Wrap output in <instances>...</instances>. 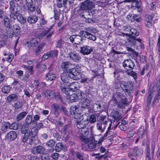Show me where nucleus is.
Masks as SVG:
<instances>
[{"label":"nucleus","mask_w":160,"mask_h":160,"mask_svg":"<svg viewBox=\"0 0 160 160\" xmlns=\"http://www.w3.org/2000/svg\"><path fill=\"white\" fill-rule=\"evenodd\" d=\"M55 148L56 151L57 152H58L63 149V145L61 143H58L56 144Z\"/></svg>","instance_id":"obj_50"},{"label":"nucleus","mask_w":160,"mask_h":160,"mask_svg":"<svg viewBox=\"0 0 160 160\" xmlns=\"http://www.w3.org/2000/svg\"><path fill=\"white\" fill-rule=\"evenodd\" d=\"M7 57H5L6 61L7 62L10 63L14 59V54L13 53H8Z\"/></svg>","instance_id":"obj_44"},{"label":"nucleus","mask_w":160,"mask_h":160,"mask_svg":"<svg viewBox=\"0 0 160 160\" xmlns=\"http://www.w3.org/2000/svg\"><path fill=\"white\" fill-rule=\"evenodd\" d=\"M13 28L15 32L18 34H19L21 32V28L18 24H15L13 26Z\"/></svg>","instance_id":"obj_49"},{"label":"nucleus","mask_w":160,"mask_h":160,"mask_svg":"<svg viewBox=\"0 0 160 160\" xmlns=\"http://www.w3.org/2000/svg\"><path fill=\"white\" fill-rule=\"evenodd\" d=\"M60 155L59 153L56 152H55L52 153L51 155L52 158L54 160H57Z\"/></svg>","instance_id":"obj_58"},{"label":"nucleus","mask_w":160,"mask_h":160,"mask_svg":"<svg viewBox=\"0 0 160 160\" xmlns=\"http://www.w3.org/2000/svg\"><path fill=\"white\" fill-rule=\"evenodd\" d=\"M18 97L17 95L12 94L8 95L7 98V102L8 103H12V102H14L17 100Z\"/></svg>","instance_id":"obj_26"},{"label":"nucleus","mask_w":160,"mask_h":160,"mask_svg":"<svg viewBox=\"0 0 160 160\" xmlns=\"http://www.w3.org/2000/svg\"><path fill=\"white\" fill-rule=\"evenodd\" d=\"M84 153L82 152H77L76 157L77 158L80 160H85L87 158Z\"/></svg>","instance_id":"obj_35"},{"label":"nucleus","mask_w":160,"mask_h":160,"mask_svg":"<svg viewBox=\"0 0 160 160\" xmlns=\"http://www.w3.org/2000/svg\"><path fill=\"white\" fill-rule=\"evenodd\" d=\"M153 154V153L150 154V148L149 147L147 148L146 149V159L148 160H150L152 158Z\"/></svg>","instance_id":"obj_42"},{"label":"nucleus","mask_w":160,"mask_h":160,"mask_svg":"<svg viewBox=\"0 0 160 160\" xmlns=\"http://www.w3.org/2000/svg\"><path fill=\"white\" fill-rule=\"evenodd\" d=\"M72 63L68 61L63 62L61 64V68L64 72H67L68 69L72 68Z\"/></svg>","instance_id":"obj_19"},{"label":"nucleus","mask_w":160,"mask_h":160,"mask_svg":"<svg viewBox=\"0 0 160 160\" xmlns=\"http://www.w3.org/2000/svg\"><path fill=\"white\" fill-rule=\"evenodd\" d=\"M135 132L134 131H128L127 139L128 141H131L133 140L132 137L134 135Z\"/></svg>","instance_id":"obj_46"},{"label":"nucleus","mask_w":160,"mask_h":160,"mask_svg":"<svg viewBox=\"0 0 160 160\" xmlns=\"http://www.w3.org/2000/svg\"><path fill=\"white\" fill-rule=\"evenodd\" d=\"M53 26L50 27L49 28H47V29H45L40 33V35L42 36H46V38H48L50 37L54 32V31H51L52 28Z\"/></svg>","instance_id":"obj_17"},{"label":"nucleus","mask_w":160,"mask_h":160,"mask_svg":"<svg viewBox=\"0 0 160 160\" xmlns=\"http://www.w3.org/2000/svg\"><path fill=\"white\" fill-rule=\"evenodd\" d=\"M52 108L54 110L55 113L57 114V115H58L59 110V107L58 105L57 104L53 105L52 106Z\"/></svg>","instance_id":"obj_51"},{"label":"nucleus","mask_w":160,"mask_h":160,"mask_svg":"<svg viewBox=\"0 0 160 160\" xmlns=\"http://www.w3.org/2000/svg\"><path fill=\"white\" fill-rule=\"evenodd\" d=\"M11 88L9 86H5L2 87V92L4 93H8L10 91Z\"/></svg>","instance_id":"obj_45"},{"label":"nucleus","mask_w":160,"mask_h":160,"mask_svg":"<svg viewBox=\"0 0 160 160\" xmlns=\"http://www.w3.org/2000/svg\"><path fill=\"white\" fill-rule=\"evenodd\" d=\"M27 112H23L18 114L17 116L16 119L19 121L23 118L27 114Z\"/></svg>","instance_id":"obj_39"},{"label":"nucleus","mask_w":160,"mask_h":160,"mask_svg":"<svg viewBox=\"0 0 160 160\" xmlns=\"http://www.w3.org/2000/svg\"><path fill=\"white\" fill-rule=\"evenodd\" d=\"M121 92H119L118 90L114 93L113 97L111 101L114 102V103L116 104L119 102L118 104V107L122 108L127 105L128 103L126 101V98L124 94V91H120Z\"/></svg>","instance_id":"obj_2"},{"label":"nucleus","mask_w":160,"mask_h":160,"mask_svg":"<svg viewBox=\"0 0 160 160\" xmlns=\"http://www.w3.org/2000/svg\"><path fill=\"white\" fill-rule=\"evenodd\" d=\"M36 0H25V5L27 10L29 12L33 13L36 10ZM37 0H36L37 1Z\"/></svg>","instance_id":"obj_9"},{"label":"nucleus","mask_w":160,"mask_h":160,"mask_svg":"<svg viewBox=\"0 0 160 160\" xmlns=\"http://www.w3.org/2000/svg\"><path fill=\"white\" fill-rule=\"evenodd\" d=\"M22 103L20 101H18L14 103L13 107L15 109H19L22 108Z\"/></svg>","instance_id":"obj_47"},{"label":"nucleus","mask_w":160,"mask_h":160,"mask_svg":"<svg viewBox=\"0 0 160 160\" xmlns=\"http://www.w3.org/2000/svg\"><path fill=\"white\" fill-rule=\"evenodd\" d=\"M86 38L90 40L93 41H95L97 39L96 37L93 35H92L91 33L88 32L87 35H86Z\"/></svg>","instance_id":"obj_55"},{"label":"nucleus","mask_w":160,"mask_h":160,"mask_svg":"<svg viewBox=\"0 0 160 160\" xmlns=\"http://www.w3.org/2000/svg\"><path fill=\"white\" fill-rule=\"evenodd\" d=\"M80 78L81 79L80 81V82L84 84H85V83L88 84L91 82L92 80L91 78H89L87 76H85L83 74L80 75Z\"/></svg>","instance_id":"obj_28"},{"label":"nucleus","mask_w":160,"mask_h":160,"mask_svg":"<svg viewBox=\"0 0 160 160\" xmlns=\"http://www.w3.org/2000/svg\"><path fill=\"white\" fill-rule=\"evenodd\" d=\"M61 78L63 82L66 83H70L72 79L69 71L63 72L61 75Z\"/></svg>","instance_id":"obj_13"},{"label":"nucleus","mask_w":160,"mask_h":160,"mask_svg":"<svg viewBox=\"0 0 160 160\" xmlns=\"http://www.w3.org/2000/svg\"><path fill=\"white\" fill-rule=\"evenodd\" d=\"M88 121L91 123H93L96 121V117L94 114L91 115L89 117H88Z\"/></svg>","instance_id":"obj_53"},{"label":"nucleus","mask_w":160,"mask_h":160,"mask_svg":"<svg viewBox=\"0 0 160 160\" xmlns=\"http://www.w3.org/2000/svg\"><path fill=\"white\" fill-rule=\"evenodd\" d=\"M78 118L79 119L77 121L76 127L79 129L81 136H86L88 133L87 129L86 128L89 123L88 117L86 114H84L79 116Z\"/></svg>","instance_id":"obj_1"},{"label":"nucleus","mask_w":160,"mask_h":160,"mask_svg":"<svg viewBox=\"0 0 160 160\" xmlns=\"http://www.w3.org/2000/svg\"><path fill=\"white\" fill-rule=\"evenodd\" d=\"M81 9L83 10H86L89 8V3L88 0L82 2L80 6Z\"/></svg>","instance_id":"obj_34"},{"label":"nucleus","mask_w":160,"mask_h":160,"mask_svg":"<svg viewBox=\"0 0 160 160\" xmlns=\"http://www.w3.org/2000/svg\"><path fill=\"white\" fill-rule=\"evenodd\" d=\"M26 132L28 133V136H29L30 137L34 138L38 132V129L32 127L30 129H29Z\"/></svg>","instance_id":"obj_27"},{"label":"nucleus","mask_w":160,"mask_h":160,"mask_svg":"<svg viewBox=\"0 0 160 160\" xmlns=\"http://www.w3.org/2000/svg\"><path fill=\"white\" fill-rule=\"evenodd\" d=\"M56 75L55 74L51 72L47 73L44 77L45 79L48 81H52L55 79Z\"/></svg>","instance_id":"obj_23"},{"label":"nucleus","mask_w":160,"mask_h":160,"mask_svg":"<svg viewBox=\"0 0 160 160\" xmlns=\"http://www.w3.org/2000/svg\"><path fill=\"white\" fill-rule=\"evenodd\" d=\"M93 50V48L90 46L85 45L81 48L80 52L83 55L90 54Z\"/></svg>","instance_id":"obj_16"},{"label":"nucleus","mask_w":160,"mask_h":160,"mask_svg":"<svg viewBox=\"0 0 160 160\" xmlns=\"http://www.w3.org/2000/svg\"><path fill=\"white\" fill-rule=\"evenodd\" d=\"M24 134V135L22 139V142L23 143H25L26 142V141L28 139L29 136L28 133H26V132H25Z\"/></svg>","instance_id":"obj_61"},{"label":"nucleus","mask_w":160,"mask_h":160,"mask_svg":"<svg viewBox=\"0 0 160 160\" xmlns=\"http://www.w3.org/2000/svg\"><path fill=\"white\" fill-rule=\"evenodd\" d=\"M153 97L152 93L150 92V94L148 95L147 98V106H149L152 100V98Z\"/></svg>","instance_id":"obj_54"},{"label":"nucleus","mask_w":160,"mask_h":160,"mask_svg":"<svg viewBox=\"0 0 160 160\" xmlns=\"http://www.w3.org/2000/svg\"><path fill=\"white\" fill-rule=\"evenodd\" d=\"M18 128V124L16 122H14L10 124L9 129H11L17 130Z\"/></svg>","instance_id":"obj_56"},{"label":"nucleus","mask_w":160,"mask_h":160,"mask_svg":"<svg viewBox=\"0 0 160 160\" xmlns=\"http://www.w3.org/2000/svg\"><path fill=\"white\" fill-rule=\"evenodd\" d=\"M82 37L78 35H75L74 42V43L75 44H78L82 43Z\"/></svg>","instance_id":"obj_43"},{"label":"nucleus","mask_w":160,"mask_h":160,"mask_svg":"<svg viewBox=\"0 0 160 160\" xmlns=\"http://www.w3.org/2000/svg\"><path fill=\"white\" fill-rule=\"evenodd\" d=\"M50 158L49 156L47 154H43L41 156L42 160H49Z\"/></svg>","instance_id":"obj_63"},{"label":"nucleus","mask_w":160,"mask_h":160,"mask_svg":"<svg viewBox=\"0 0 160 160\" xmlns=\"http://www.w3.org/2000/svg\"><path fill=\"white\" fill-rule=\"evenodd\" d=\"M81 139L82 142L86 144H88V146L90 149H93L98 144V142L92 139L86 138V136H81Z\"/></svg>","instance_id":"obj_8"},{"label":"nucleus","mask_w":160,"mask_h":160,"mask_svg":"<svg viewBox=\"0 0 160 160\" xmlns=\"http://www.w3.org/2000/svg\"><path fill=\"white\" fill-rule=\"evenodd\" d=\"M156 3L155 2H153L150 4V9L151 10H154L155 9Z\"/></svg>","instance_id":"obj_64"},{"label":"nucleus","mask_w":160,"mask_h":160,"mask_svg":"<svg viewBox=\"0 0 160 160\" xmlns=\"http://www.w3.org/2000/svg\"><path fill=\"white\" fill-rule=\"evenodd\" d=\"M83 97L81 99L82 103V107L83 108H85L90 105V101L88 99L85 98L86 95L84 93V95H82Z\"/></svg>","instance_id":"obj_22"},{"label":"nucleus","mask_w":160,"mask_h":160,"mask_svg":"<svg viewBox=\"0 0 160 160\" xmlns=\"http://www.w3.org/2000/svg\"><path fill=\"white\" fill-rule=\"evenodd\" d=\"M68 57L75 62H78L81 59L80 56L75 51H71L69 52L68 54Z\"/></svg>","instance_id":"obj_15"},{"label":"nucleus","mask_w":160,"mask_h":160,"mask_svg":"<svg viewBox=\"0 0 160 160\" xmlns=\"http://www.w3.org/2000/svg\"><path fill=\"white\" fill-rule=\"evenodd\" d=\"M92 108L95 112L100 111L102 108L101 104L98 103H94L93 105Z\"/></svg>","instance_id":"obj_40"},{"label":"nucleus","mask_w":160,"mask_h":160,"mask_svg":"<svg viewBox=\"0 0 160 160\" xmlns=\"http://www.w3.org/2000/svg\"><path fill=\"white\" fill-rule=\"evenodd\" d=\"M3 23L5 27L8 28H10L11 24L10 22L9 19L6 15L4 16Z\"/></svg>","instance_id":"obj_37"},{"label":"nucleus","mask_w":160,"mask_h":160,"mask_svg":"<svg viewBox=\"0 0 160 160\" xmlns=\"http://www.w3.org/2000/svg\"><path fill=\"white\" fill-rule=\"evenodd\" d=\"M88 32L87 31H81L79 32V35L80 37L82 38H86V35H87Z\"/></svg>","instance_id":"obj_60"},{"label":"nucleus","mask_w":160,"mask_h":160,"mask_svg":"<svg viewBox=\"0 0 160 160\" xmlns=\"http://www.w3.org/2000/svg\"><path fill=\"white\" fill-rule=\"evenodd\" d=\"M17 137V134L14 131H11L7 133V138L12 141L14 140Z\"/></svg>","instance_id":"obj_29"},{"label":"nucleus","mask_w":160,"mask_h":160,"mask_svg":"<svg viewBox=\"0 0 160 160\" xmlns=\"http://www.w3.org/2000/svg\"><path fill=\"white\" fill-rule=\"evenodd\" d=\"M55 143V141L53 139H51L46 142V145L48 147H52L54 146Z\"/></svg>","instance_id":"obj_52"},{"label":"nucleus","mask_w":160,"mask_h":160,"mask_svg":"<svg viewBox=\"0 0 160 160\" xmlns=\"http://www.w3.org/2000/svg\"><path fill=\"white\" fill-rule=\"evenodd\" d=\"M129 34L133 38H129L127 40L126 42V45L127 47H131L132 45H139L141 44V40L140 39H136L135 37L139 35V32L134 28L130 29Z\"/></svg>","instance_id":"obj_3"},{"label":"nucleus","mask_w":160,"mask_h":160,"mask_svg":"<svg viewBox=\"0 0 160 160\" xmlns=\"http://www.w3.org/2000/svg\"><path fill=\"white\" fill-rule=\"evenodd\" d=\"M68 71L72 80H78L79 79L80 71L78 68H71Z\"/></svg>","instance_id":"obj_10"},{"label":"nucleus","mask_w":160,"mask_h":160,"mask_svg":"<svg viewBox=\"0 0 160 160\" xmlns=\"http://www.w3.org/2000/svg\"><path fill=\"white\" fill-rule=\"evenodd\" d=\"M9 5L10 16L11 20H14L16 19V15L18 14V12L21 9V8L18 3L15 2L13 0L10 1Z\"/></svg>","instance_id":"obj_6"},{"label":"nucleus","mask_w":160,"mask_h":160,"mask_svg":"<svg viewBox=\"0 0 160 160\" xmlns=\"http://www.w3.org/2000/svg\"><path fill=\"white\" fill-rule=\"evenodd\" d=\"M111 116L112 118V119L114 120V121L113 123L112 122V123L114 125H115V124H114V123L116 121L117 122L121 118V114L118 111L114 110L112 111L111 114Z\"/></svg>","instance_id":"obj_14"},{"label":"nucleus","mask_w":160,"mask_h":160,"mask_svg":"<svg viewBox=\"0 0 160 160\" xmlns=\"http://www.w3.org/2000/svg\"><path fill=\"white\" fill-rule=\"evenodd\" d=\"M37 124V122L32 120V117L31 115H28L26 118L25 123L23 124L21 128V132L24 133L29 129L34 127Z\"/></svg>","instance_id":"obj_4"},{"label":"nucleus","mask_w":160,"mask_h":160,"mask_svg":"<svg viewBox=\"0 0 160 160\" xmlns=\"http://www.w3.org/2000/svg\"><path fill=\"white\" fill-rule=\"evenodd\" d=\"M78 83L77 82H74L70 83L68 85V88H66V84H61L60 86V88L61 90L67 96L70 95L71 94V92H75L78 89Z\"/></svg>","instance_id":"obj_5"},{"label":"nucleus","mask_w":160,"mask_h":160,"mask_svg":"<svg viewBox=\"0 0 160 160\" xmlns=\"http://www.w3.org/2000/svg\"><path fill=\"white\" fill-rule=\"evenodd\" d=\"M16 73L18 75V78L21 79V78L23 76V72L22 71L20 70L17 71Z\"/></svg>","instance_id":"obj_62"},{"label":"nucleus","mask_w":160,"mask_h":160,"mask_svg":"<svg viewBox=\"0 0 160 160\" xmlns=\"http://www.w3.org/2000/svg\"><path fill=\"white\" fill-rule=\"evenodd\" d=\"M122 65L127 71L132 70L135 66L134 62L130 59L125 60L123 62Z\"/></svg>","instance_id":"obj_11"},{"label":"nucleus","mask_w":160,"mask_h":160,"mask_svg":"<svg viewBox=\"0 0 160 160\" xmlns=\"http://www.w3.org/2000/svg\"><path fill=\"white\" fill-rule=\"evenodd\" d=\"M33 69V66H28L27 69L29 71V73L31 74H33L34 73Z\"/></svg>","instance_id":"obj_59"},{"label":"nucleus","mask_w":160,"mask_h":160,"mask_svg":"<svg viewBox=\"0 0 160 160\" xmlns=\"http://www.w3.org/2000/svg\"><path fill=\"white\" fill-rule=\"evenodd\" d=\"M78 108L76 106H72L70 109V112L71 115H74V118L78 120L79 116H80L81 114L77 112V110Z\"/></svg>","instance_id":"obj_21"},{"label":"nucleus","mask_w":160,"mask_h":160,"mask_svg":"<svg viewBox=\"0 0 160 160\" xmlns=\"http://www.w3.org/2000/svg\"><path fill=\"white\" fill-rule=\"evenodd\" d=\"M109 120L106 116L101 114L99 117V119L97 124V128L100 132H104Z\"/></svg>","instance_id":"obj_7"},{"label":"nucleus","mask_w":160,"mask_h":160,"mask_svg":"<svg viewBox=\"0 0 160 160\" xmlns=\"http://www.w3.org/2000/svg\"><path fill=\"white\" fill-rule=\"evenodd\" d=\"M44 95L49 99L53 98L55 96V92L49 89L47 90L44 93Z\"/></svg>","instance_id":"obj_30"},{"label":"nucleus","mask_w":160,"mask_h":160,"mask_svg":"<svg viewBox=\"0 0 160 160\" xmlns=\"http://www.w3.org/2000/svg\"><path fill=\"white\" fill-rule=\"evenodd\" d=\"M146 132L143 126L140 127L138 129L137 134L138 136L141 137L142 138L145 135Z\"/></svg>","instance_id":"obj_33"},{"label":"nucleus","mask_w":160,"mask_h":160,"mask_svg":"<svg viewBox=\"0 0 160 160\" xmlns=\"http://www.w3.org/2000/svg\"><path fill=\"white\" fill-rule=\"evenodd\" d=\"M127 72L128 75L132 76L135 79L137 78V76L136 73L133 71L132 70L128 71Z\"/></svg>","instance_id":"obj_57"},{"label":"nucleus","mask_w":160,"mask_h":160,"mask_svg":"<svg viewBox=\"0 0 160 160\" xmlns=\"http://www.w3.org/2000/svg\"><path fill=\"white\" fill-rule=\"evenodd\" d=\"M37 68L40 72L45 70L47 68L46 66L43 64L37 65Z\"/></svg>","instance_id":"obj_48"},{"label":"nucleus","mask_w":160,"mask_h":160,"mask_svg":"<svg viewBox=\"0 0 160 160\" xmlns=\"http://www.w3.org/2000/svg\"><path fill=\"white\" fill-rule=\"evenodd\" d=\"M39 41V39L37 38H32L29 42H27L26 45H28V47H29V45L31 46H35L38 44Z\"/></svg>","instance_id":"obj_24"},{"label":"nucleus","mask_w":160,"mask_h":160,"mask_svg":"<svg viewBox=\"0 0 160 160\" xmlns=\"http://www.w3.org/2000/svg\"><path fill=\"white\" fill-rule=\"evenodd\" d=\"M38 17L35 15H31L27 19L28 22L31 24L35 23L38 20Z\"/></svg>","instance_id":"obj_31"},{"label":"nucleus","mask_w":160,"mask_h":160,"mask_svg":"<svg viewBox=\"0 0 160 160\" xmlns=\"http://www.w3.org/2000/svg\"><path fill=\"white\" fill-rule=\"evenodd\" d=\"M82 95H84V93L82 91H79L77 94L73 93L70 94L69 97L68 98L70 99V101L71 102H74L77 101L78 100L81 99L83 96Z\"/></svg>","instance_id":"obj_12"},{"label":"nucleus","mask_w":160,"mask_h":160,"mask_svg":"<svg viewBox=\"0 0 160 160\" xmlns=\"http://www.w3.org/2000/svg\"><path fill=\"white\" fill-rule=\"evenodd\" d=\"M17 20L21 23H24L26 22V19L23 17L22 14H17L16 17Z\"/></svg>","instance_id":"obj_36"},{"label":"nucleus","mask_w":160,"mask_h":160,"mask_svg":"<svg viewBox=\"0 0 160 160\" xmlns=\"http://www.w3.org/2000/svg\"><path fill=\"white\" fill-rule=\"evenodd\" d=\"M143 152V150L138 147H135L133 148L132 155L133 156L138 157L141 155Z\"/></svg>","instance_id":"obj_20"},{"label":"nucleus","mask_w":160,"mask_h":160,"mask_svg":"<svg viewBox=\"0 0 160 160\" xmlns=\"http://www.w3.org/2000/svg\"><path fill=\"white\" fill-rule=\"evenodd\" d=\"M49 58L57 57L58 54V51L56 50H51L48 52Z\"/></svg>","instance_id":"obj_38"},{"label":"nucleus","mask_w":160,"mask_h":160,"mask_svg":"<svg viewBox=\"0 0 160 160\" xmlns=\"http://www.w3.org/2000/svg\"><path fill=\"white\" fill-rule=\"evenodd\" d=\"M112 124V122H111L109 124V125L108 128V130L106 132V133L104 134V137H107L108 135H109V136H112L113 134V132L112 131H110L111 129V126Z\"/></svg>","instance_id":"obj_41"},{"label":"nucleus","mask_w":160,"mask_h":160,"mask_svg":"<svg viewBox=\"0 0 160 160\" xmlns=\"http://www.w3.org/2000/svg\"><path fill=\"white\" fill-rule=\"evenodd\" d=\"M45 150V148L43 147L38 145L32 148V152L34 154H43L44 153Z\"/></svg>","instance_id":"obj_18"},{"label":"nucleus","mask_w":160,"mask_h":160,"mask_svg":"<svg viewBox=\"0 0 160 160\" xmlns=\"http://www.w3.org/2000/svg\"><path fill=\"white\" fill-rule=\"evenodd\" d=\"M128 84L126 82L124 81L122 82L120 84L121 87L120 91H125V93H128V94H129L130 92H128Z\"/></svg>","instance_id":"obj_25"},{"label":"nucleus","mask_w":160,"mask_h":160,"mask_svg":"<svg viewBox=\"0 0 160 160\" xmlns=\"http://www.w3.org/2000/svg\"><path fill=\"white\" fill-rule=\"evenodd\" d=\"M10 123L7 122H3L2 123L1 127V129L2 131L3 132H6L8 131V130L9 128Z\"/></svg>","instance_id":"obj_32"}]
</instances>
